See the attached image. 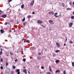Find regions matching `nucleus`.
Here are the masks:
<instances>
[{
    "label": "nucleus",
    "instance_id": "1",
    "mask_svg": "<svg viewBox=\"0 0 74 74\" xmlns=\"http://www.w3.org/2000/svg\"><path fill=\"white\" fill-rule=\"evenodd\" d=\"M37 23H38L41 24L42 23V21H41L40 20H38L37 21Z\"/></svg>",
    "mask_w": 74,
    "mask_h": 74
},
{
    "label": "nucleus",
    "instance_id": "2",
    "mask_svg": "<svg viewBox=\"0 0 74 74\" xmlns=\"http://www.w3.org/2000/svg\"><path fill=\"white\" fill-rule=\"evenodd\" d=\"M20 70L19 69H17L16 70V72H17V73H18L17 74H20Z\"/></svg>",
    "mask_w": 74,
    "mask_h": 74
},
{
    "label": "nucleus",
    "instance_id": "3",
    "mask_svg": "<svg viewBox=\"0 0 74 74\" xmlns=\"http://www.w3.org/2000/svg\"><path fill=\"white\" fill-rule=\"evenodd\" d=\"M56 44L57 45V47L58 48L60 46V44L59 43H58V42H56Z\"/></svg>",
    "mask_w": 74,
    "mask_h": 74
},
{
    "label": "nucleus",
    "instance_id": "4",
    "mask_svg": "<svg viewBox=\"0 0 74 74\" xmlns=\"http://www.w3.org/2000/svg\"><path fill=\"white\" fill-rule=\"evenodd\" d=\"M49 23H50L53 24H54V23L51 20H49Z\"/></svg>",
    "mask_w": 74,
    "mask_h": 74
},
{
    "label": "nucleus",
    "instance_id": "5",
    "mask_svg": "<svg viewBox=\"0 0 74 74\" xmlns=\"http://www.w3.org/2000/svg\"><path fill=\"white\" fill-rule=\"evenodd\" d=\"M34 3V1H33L32 3L30 4V5H31L32 6L33 5Z\"/></svg>",
    "mask_w": 74,
    "mask_h": 74
},
{
    "label": "nucleus",
    "instance_id": "6",
    "mask_svg": "<svg viewBox=\"0 0 74 74\" xmlns=\"http://www.w3.org/2000/svg\"><path fill=\"white\" fill-rule=\"evenodd\" d=\"M73 23H70L69 24V27H71L73 25Z\"/></svg>",
    "mask_w": 74,
    "mask_h": 74
},
{
    "label": "nucleus",
    "instance_id": "7",
    "mask_svg": "<svg viewBox=\"0 0 74 74\" xmlns=\"http://www.w3.org/2000/svg\"><path fill=\"white\" fill-rule=\"evenodd\" d=\"M26 71H27L26 69H25L23 70V72H24V73H25V74H27V73L26 72Z\"/></svg>",
    "mask_w": 74,
    "mask_h": 74
},
{
    "label": "nucleus",
    "instance_id": "8",
    "mask_svg": "<svg viewBox=\"0 0 74 74\" xmlns=\"http://www.w3.org/2000/svg\"><path fill=\"white\" fill-rule=\"evenodd\" d=\"M7 16V15H3V16H1V17H2V18H5V17H6Z\"/></svg>",
    "mask_w": 74,
    "mask_h": 74
},
{
    "label": "nucleus",
    "instance_id": "9",
    "mask_svg": "<svg viewBox=\"0 0 74 74\" xmlns=\"http://www.w3.org/2000/svg\"><path fill=\"white\" fill-rule=\"evenodd\" d=\"M60 73V71L59 70H57V71H56V73Z\"/></svg>",
    "mask_w": 74,
    "mask_h": 74
},
{
    "label": "nucleus",
    "instance_id": "10",
    "mask_svg": "<svg viewBox=\"0 0 74 74\" xmlns=\"http://www.w3.org/2000/svg\"><path fill=\"white\" fill-rule=\"evenodd\" d=\"M2 49H1V51H0V55H2Z\"/></svg>",
    "mask_w": 74,
    "mask_h": 74
},
{
    "label": "nucleus",
    "instance_id": "11",
    "mask_svg": "<svg viewBox=\"0 0 74 74\" xmlns=\"http://www.w3.org/2000/svg\"><path fill=\"white\" fill-rule=\"evenodd\" d=\"M24 4H23L22 5H21V8H24Z\"/></svg>",
    "mask_w": 74,
    "mask_h": 74
},
{
    "label": "nucleus",
    "instance_id": "12",
    "mask_svg": "<svg viewBox=\"0 0 74 74\" xmlns=\"http://www.w3.org/2000/svg\"><path fill=\"white\" fill-rule=\"evenodd\" d=\"M1 32L2 33H3L4 32V31L2 29H1L0 30Z\"/></svg>",
    "mask_w": 74,
    "mask_h": 74
},
{
    "label": "nucleus",
    "instance_id": "13",
    "mask_svg": "<svg viewBox=\"0 0 74 74\" xmlns=\"http://www.w3.org/2000/svg\"><path fill=\"white\" fill-rule=\"evenodd\" d=\"M31 17H32V16L31 15L28 16H27V17L28 18H31Z\"/></svg>",
    "mask_w": 74,
    "mask_h": 74
},
{
    "label": "nucleus",
    "instance_id": "14",
    "mask_svg": "<svg viewBox=\"0 0 74 74\" xmlns=\"http://www.w3.org/2000/svg\"><path fill=\"white\" fill-rule=\"evenodd\" d=\"M26 42H27V43H30V41L29 40H27L26 41Z\"/></svg>",
    "mask_w": 74,
    "mask_h": 74
},
{
    "label": "nucleus",
    "instance_id": "15",
    "mask_svg": "<svg viewBox=\"0 0 74 74\" xmlns=\"http://www.w3.org/2000/svg\"><path fill=\"white\" fill-rule=\"evenodd\" d=\"M56 63H59V60H57L56 61Z\"/></svg>",
    "mask_w": 74,
    "mask_h": 74
},
{
    "label": "nucleus",
    "instance_id": "16",
    "mask_svg": "<svg viewBox=\"0 0 74 74\" xmlns=\"http://www.w3.org/2000/svg\"><path fill=\"white\" fill-rule=\"evenodd\" d=\"M71 18H72V19H74V16H72L71 17Z\"/></svg>",
    "mask_w": 74,
    "mask_h": 74
},
{
    "label": "nucleus",
    "instance_id": "17",
    "mask_svg": "<svg viewBox=\"0 0 74 74\" xmlns=\"http://www.w3.org/2000/svg\"><path fill=\"white\" fill-rule=\"evenodd\" d=\"M58 13H55V14H54V16H56V15H58Z\"/></svg>",
    "mask_w": 74,
    "mask_h": 74
},
{
    "label": "nucleus",
    "instance_id": "18",
    "mask_svg": "<svg viewBox=\"0 0 74 74\" xmlns=\"http://www.w3.org/2000/svg\"><path fill=\"white\" fill-rule=\"evenodd\" d=\"M60 16V14L58 16H55V17H58Z\"/></svg>",
    "mask_w": 74,
    "mask_h": 74
},
{
    "label": "nucleus",
    "instance_id": "19",
    "mask_svg": "<svg viewBox=\"0 0 74 74\" xmlns=\"http://www.w3.org/2000/svg\"><path fill=\"white\" fill-rule=\"evenodd\" d=\"M72 66H73V67H74V62H72Z\"/></svg>",
    "mask_w": 74,
    "mask_h": 74
},
{
    "label": "nucleus",
    "instance_id": "20",
    "mask_svg": "<svg viewBox=\"0 0 74 74\" xmlns=\"http://www.w3.org/2000/svg\"><path fill=\"white\" fill-rule=\"evenodd\" d=\"M27 24V23H23V25H25Z\"/></svg>",
    "mask_w": 74,
    "mask_h": 74
},
{
    "label": "nucleus",
    "instance_id": "21",
    "mask_svg": "<svg viewBox=\"0 0 74 74\" xmlns=\"http://www.w3.org/2000/svg\"><path fill=\"white\" fill-rule=\"evenodd\" d=\"M63 73H64V74H66V73L65 71H64V72H63Z\"/></svg>",
    "mask_w": 74,
    "mask_h": 74
},
{
    "label": "nucleus",
    "instance_id": "22",
    "mask_svg": "<svg viewBox=\"0 0 74 74\" xmlns=\"http://www.w3.org/2000/svg\"><path fill=\"white\" fill-rule=\"evenodd\" d=\"M60 51V50H56V53H57L58 52V51Z\"/></svg>",
    "mask_w": 74,
    "mask_h": 74
},
{
    "label": "nucleus",
    "instance_id": "23",
    "mask_svg": "<svg viewBox=\"0 0 74 74\" xmlns=\"http://www.w3.org/2000/svg\"><path fill=\"white\" fill-rule=\"evenodd\" d=\"M11 72L12 74H13L14 73V72L13 71H11Z\"/></svg>",
    "mask_w": 74,
    "mask_h": 74
},
{
    "label": "nucleus",
    "instance_id": "24",
    "mask_svg": "<svg viewBox=\"0 0 74 74\" xmlns=\"http://www.w3.org/2000/svg\"><path fill=\"white\" fill-rule=\"evenodd\" d=\"M12 0H9L8 1V2L10 3L11 2Z\"/></svg>",
    "mask_w": 74,
    "mask_h": 74
},
{
    "label": "nucleus",
    "instance_id": "25",
    "mask_svg": "<svg viewBox=\"0 0 74 74\" xmlns=\"http://www.w3.org/2000/svg\"><path fill=\"white\" fill-rule=\"evenodd\" d=\"M38 59H40V60L41 59V58L39 56L38 57Z\"/></svg>",
    "mask_w": 74,
    "mask_h": 74
},
{
    "label": "nucleus",
    "instance_id": "26",
    "mask_svg": "<svg viewBox=\"0 0 74 74\" xmlns=\"http://www.w3.org/2000/svg\"><path fill=\"white\" fill-rule=\"evenodd\" d=\"M25 17H24V18H23V21H25Z\"/></svg>",
    "mask_w": 74,
    "mask_h": 74
},
{
    "label": "nucleus",
    "instance_id": "27",
    "mask_svg": "<svg viewBox=\"0 0 74 74\" xmlns=\"http://www.w3.org/2000/svg\"><path fill=\"white\" fill-rule=\"evenodd\" d=\"M69 4H70V5H72V3L70 1V2H69Z\"/></svg>",
    "mask_w": 74,
    "mask_h": 74
},
{
    "label": "nucleus",
    "instance_id": "28",
    "mask_svg": "<svg viewBox=\"0 0 74 74\" xmlns=\"http://www.w3.org/2000/svg\"><path fill=\"white\" fill-rule=\"evenodd\" d=\"M12 67L14 69H15L16 68L15 66H13Z\"/></svg>",
    "mask_w": 74,
    "mask_h": 74
},
{
    "label": "nucleus",
    "instance_id": "29",
    "mask_svg": "<svg viewBox=\"0 0 74 74\" xmlns=\"http://www.w3.org/2000/svg\"><path fill=\"white\" fill-rule=\"evenodd\" d=\"M3 69V66H1V70H2V69Z\"/></svg>",
    "mask_w": 74,
    "mask_h": 74
},
{
    "label": "nucleus",
    "instance_id": "30",
    "mask_svg": "<svg viewBox=\"0 0 74 74\" xmlns=\"http://www.w3.org/2000/svg\"><path fill=\"white\" fill-rule=\"evenodd\" d=\"M71 9L70 8H67V10H71Z\"/></svg>",
    "mask_w": 74,
    "mask_h": 74
},
{
    "label": "nucleus",
    "instance_id": "31",
    "mask_svg": "<svg viewBox=\"0 0 74 74\" xmlns=\"http://www.w3.org/2000/svg\"><path fill=\"white\" fill-rule=\"evenodd\" d=\"M56 55L55 54H53V57H54L55 56H56Z\"/></svg>",
    "mask_w": 74,
    "mask_h": 74
},
{
    "label": "nucleus",
    "instance_id": "32",
    "mask_svg": "<svg viewBox=\"0 0 74 74\" xmlns=\"http://www.w3.org/2000/svg\"><path fill=\"white\" fill-rule=\"evenodd\" d=\"M69 42L71 43H73V42L72 41H69Z\"/></svg>",
    "mask_w": 74,
    "mask_h": 74
},
{
    "label": "nucleus",
    "instance_id": "33",
    "mask_svg": "<svg viewBox=\"0 0 74 74\" xmlns=\"http://www.w3.org/2000/svg\"><path fill=\"white\" fill-rule=\"evenodd\" d=\"M23 62H25V58H23Z\"/></svg>",
    "mask_w": 74,
    "mask_h": 74
},
{
    "label": "nucleus",
    "instance_id": "34",
    "mask_svg": "<svg viewBox=\"0 0 74 74\" xmlns=\"http://www.w3.org/2000/svg\"><path fill=\"white\" fill-rule=\"evenodd\" d=\"M6 66H8V62H6Z\"/></svg>",
    "mask_w": 74,
    "mask_h": 74
},
{
    "label": "nucleus",
    "instance_id": "35",
    "mask_svg": "<svg viewBox=\"0 0 74 74\" xmlns=\"http://www.w3.org/2000/svg\"><path fill=\"white\" fill-rule=\"evenodd\" d=\"M1 62H3V59L2 58H1Z\"/></svg>",
    "mask_w": 74,
    "mask_h": 74
},
{
    "label": "nucleus",
    "instance_id": "36",
    "mask_svg": "<svg viewBox=\"0 0 74 74\" xmlns=\"http://www.w3.org/2000/svg\"><path fill=\"white\" fill-rule=\"evenodd\" d=\"M15 62H18V60L17 59H16L15 60Z\"/></svg>",
    "mask_w": 74,
    "mask_h": 74
},
{
    "label": "nucleus",
    "instance_id": "37",
    "mask_svg": "<svg viewBox=\"0 0 74 74\" xmlns=\"http://www.w3.org/2000/svg\"><path fill=\"white\" fill-rule=\"evenodd\" d=\"M65 38H66V40H65V42H66L67 40V37Z\"/></svg>",
    "mask_w": 74,
    "mask_h": 74
},
{
    "label": "nucleus",
    "instance_id": "38",
    "mask_svg": "<svg viewBox=\"0 0 74 74\" xmlns=\"http://www.w3.org/2000/svg\"><path fill=\"white\" fill-rule=\"evenodd\" d=\"M47 74H50L51 73H50V72H48V73H47Z\"/></svg>",
    "mask_w": 74,
    "mask_h": 74
},
{
    "label": "nucleus",
    "instance_id": "39",
    "mask_svg": "<svg viewBox=\"0 0 74 74\" xmlns=\"http://www.w3.org/2000/svg\"><path fill=\"white\" fill-rule=\"evenodd\" d=\"M10 53L11 55H13V54L12 53H11V52H10Z\"/></svg>",
    "mask_w": 74,
    "mask_h": 74
},
{
    "label": "nucleus",
    "instance_id": "40",
    "mask_svg": "<svg viewBox=\"0 0 74 74\" xmlns=\"http://www.w3.org/2000/svg\"><path fill=\"white\" fill-rule=\"evenodd\" d=\"M49 69L51 72H52V71L51 69Z\"/></svg>",
    "mask_w": 74,
    "mask_h": 74
},
{
    "label": "nucleus",
    "instance_id": "41",
    "mask_svg": "<svg viewBox=\"0 0 74 74\" xmlns=\"http://www.w3.org/2000/svg\"><path fill=\"white\" fill-rule=\"evenodd\" d=\"M41 69H44V67H43V66H42V67H41Z\"/></svg>",
    "mask_w": 74,
    "mask_h": 74
},
{
    "label": "nucleus",
    "instance_id": "42",
    "mask_svg": "<svg viewBox=\"0 0 74 74\" xmlns=\"http://www.w3.org/2000/svg\"><path fill=\"white\" fill-rule=\"evenodd\" d=\"M52 14L53 15L54 14V13L53 12H52Z\"/></svg>",
    "mask_w": 74,
    "mask_h": 74
},
{
    "label": "nucleus",
    "instance_id": "43",
    "mask_svg": "<svg viewBox=\"0 0 74 74\" xmlns=\"http://www.w3.org/2000/svg\"><path fill=\"white\" fill-rule=\"evenodd\" d=\"M64 3H62V6H63V7H64Z\"/></svg>",
    "mask_w": 74,
    "mask_h": 74
},
{
    "label": "nucleus",
    "instance_id": "44",
    "mask_svg": "<svg viewBox=\"0 0 74 74\" xmlns=\"http://www.w3.org/2000/svg\"><path fill=\"white\" fill-rule=\"evenodd\" d=\"M49 69H51V67L50 66L49 67Z\"/></svg>",
    "mask_w": 74,
    "mask_h": 74
},
{
    "label": "nucleus",
    "instance_id": "45",
    "mask_svg": "<svg viewBox=\"0 0 74 74\" xmlns=\"http://www.w3.org/2000/svg\"><path fill=\"white\" fill-rule=\"evenodd\" d=\"M49 14H52V12H49Z\"/></svg>",
    "mask_w": 74,
    "mask_h": 74
},
{
    "label": "nucleus",
    "instance_id": "46",
    "mask_svg": "<svg viewBox=\"0 0 74 74\" xmlns=\"http://www.w3.org/2000/svg\"><path fill=\"white\" fill-rule=\"evenodd\" d=\"M0 12H1V13L2 12L1 10H0Z\"/></svg>",
    "mask_w": 74,
    "mask_h": 74
},
{
    "label": "nucleus",
    "instance_id": "47",
    "mask_svg": "<svg viewBox=\"0 0 74 74\" xmlns=\"http://www.w3.org/2000/svg\"><path fill=\"white\" fill-rule=\"evenodd\" d=\"M38 55H41L40 53H38Z\"/></svg>",
    "mask_w": 74,
    "mask_h": 74
},
{
    "label": "nucleus",
    "instance_id": "48",
    "mask_svg": "<svg viewBox=\"0 0 74 74\" xmlns=\"http://www.w3.org/2000/svg\"><path fill=\"white\" fill-rule=\"evenodd\" d=\"M32 13L33 14H35L34 12H32Z\"/></svg>",
    "mask_w": 74,
    "mask_h": 74
},
{
    "label": "nucleus",
    "instance_id": "49",
    "mask_svg": "<svg viewBox=\"0 0 74 74\" xmlns=\"http://www.w3.org/2000/svg\"><path fill=\"white\" fill-rule=\"evenodd\" d=\"M66 45V44H64V46H65Z\"/></svg>",
    "mask_w": 74,
    "mask_h": 74
},
{
    "label": "nucleus",
    "instance_id": "50",
    "mask_svg": "<svg viewBox=\"0 0 74 74\" xmlns=\"http://www.w3.org/2000/svg\"><path fill=\"white\" fill-rule=\"evenodd\" d=\"M28 73H29L30 74V73L29 71H28Z\"/></svg>",
    "mask_w": 74,
    "mask_h": 74
},
{
    "label": "nucleus",
    "instance_id": "51",
    "mask_svg": "<svg viewBox=\"0 0 74 74\" xmlns=\"http://www.w3.org/2000/svg\"><path fill=\"white\" fill-rule=\"evenodd\" d=\"M25 40V39H23L22 40V41H23L24 40Z\"/></svg>",
    "mask_w": 74,
    "mask_h": 74
},
{
    "label": "nucleus",
    "instance_id": "52",
    "mask_svg": "<svg viewBox=\"0 0 74 74\" xmlns=\"http://www.w3.org/2000/svg\"><path fill=\"white\" fill-rule=\"evenodd\" d=\"M73 15H74V11L73 12Z\"/></svg>",
    "mask_w": 74,
    "mask_h": 74
},
{
    "label": "nucleus",
    "instance_id": "53",
    "mask_svg": "<svg viewBox=\"0 0 74 74\" xmlns=\"http://www.w3.org/2000/svg\"><path fill=\"white\" fill-rule=\"evenodd\" d=\"M73 6H74V2H73Z\"/></svg>",
    "mask_w": 74,
    "mask_h": 74
},
{
    "label": "nucleus",
    "instance_id": "54",
    "mask_svg": "<svg viewBox=\"0 0 74 74\" xmlns=\"http://www.w3.org/2000/svg\"><path fill=\"white\" fill-rule=\"evenodd\" d=\"M23 68H24V69H25V66H24L23 67Z\"/></svg>",
    "mask_w": 74,
    "mask_h": 74
},
{
    "label": "nucleus",
    "instance_id": "55",
    "mask_svg": "<svg viewBox=\"0 0 74 74\" xmlns=\"http://www.w3.org/2000/svg\"><path fill=\"white\" fill-rule=\"evenodd\" d=\"M42 26H43V27H45V26H44V25H42Z\"/></svg>",
    "mask_w": 74,
    "mask_h": 74
},
{
    "label": "nucleus",
    "instance_id": "56",
    "mask_svg": "<svg viewBox=\"0 0 74 74\" xmlns=\"http://www.w3.org/2000/svg\"><path fill=\"white\" fill-rule=\"evenodd\" d=\"M10 22H11V21H12V20H11V21H10Z\"/></svg>",
    "mask_w": 74,
    "mask_h": 74
},
{
    "label": "nucleus",
    "instance_id": "57",
    "mask_svg": "<svg viewBox=\"0 0 74 74\" xmlns=\"http://www.w3.org/2000/svg\"><path fill=\"white\" fill-rule=\"evenodd\" d=\"M14 32H16V30H14Z\"/></svg>",
    "mask_w": 74,
    "mask_h": 74
},
{
    "label": "nucleus",
    "instance_id": "58",
    "mask_svg": "<svg viewBox=\"0 0 74 74\" xmlns=\"http://www.w3.org/2000/svg\"><path fill=\"white\" fill-rule=\"evenodd\" d=\"M1 14V13H0V15Z\"/></svg>",
    "mask_w": 74,
    "mask_h": 74
}]
</instances>
